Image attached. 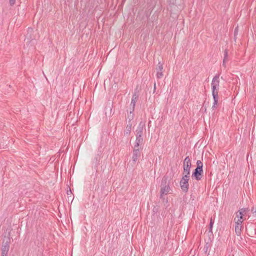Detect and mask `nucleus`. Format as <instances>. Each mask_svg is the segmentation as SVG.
Listing matches in <instances>:
<instances>
[{"instance_id":"1","label":"nucleus","mask_w":256,"mask_h":256,"mask_svg":"<svg viewBox=\"0 0 256 256\" xmlns=\"http://www.w3.org/2000/svg\"><path fill=\"white\" fill-rule=\"evenodd\" d=\"M91 179H92L93 183L92 184H90V193L89 198H88V201L87 203V204L88 206H92V208L94 210L96 208L95 206V196H94V190H96V188L94 187V184H95V178L96 176H95L92 174V176H90Z\"/></svg>"},{"instance_id":"2","label":"nucleus","mask_w":256,"mask_h":256,"mask_svg":"<svg viewBox=\"0 0 256 256\" xmlns=\"http://www.w3.org/2000/svg\"><path fill=\"white\" fill-rule=\"evenodd\" d=\"M190 166L191 160L188 156L185 158L183 162V176H190Z\"/></svg>"},{"instance_id":"3","label":"nucleus","mask_w":256,"mask_h":256,"mask_svg":"<svg viewBox=\"0 0 256 256\" xmlns=\"http://www.w3.org/2000/svg\"><path fill=\"white\" fill-rule=\"evenodd\" d=\"M190 176H183L180 182V184L182 190L184 192H187L189 188L188 180Z\"/></svg>"},{"instance_id":"4","label":"nucleus","mask_w":256,"mask_h":256,"mask_svg":"<svg viewBox=\"0 0 256 256\" xmlns=\"http://www.w3.org/2000/svg\"><path fill=\"white\" fill-rule=\"evenodd\" d=\"M203 169L196 168L192 174V178H194L196 180H200L202 179Z\"/></svg>"},{"instance_id":"5","label":"nucleus","mask_w":256,"mask_h":256,"mask_svg":"<svg viewBox=\"0 0 256 256\" xmlns=\"http://www.w3.org/2000/svg\"><path fill=\"white\" fill-rule=\"evenodd\" d=\"M160 198L162 199L163 198V196L164 194L166 195L168 194L169 193L170 190H171V188L170 186V182H168V184L166 186H160Z\"/></svg>"},{"instance_id":"6","label":"nucleus","mask_w":256,"mask_h":256,"mask_svg":"<svg viewBox=\"0 0 256 256\" xmlns=\"http://www.w3.org/2000/svg\"><path fill=\"white\" fill-rule=\"evenodd\" d=\"M156 78L158 79L162 78L163 74V64L160 62H158V66L156 68Z\"/></svg>"},{"instance_id":"7","label":"nucleus","mask_w":256,"mask_h":256,"mask_svg":"<svg viewBox=\"0 0 256 256\" xmlns=\"http://www.w3.org/2000/svg\"><path fill=\"white\" fill-rule=\"evenodd\" d=\"M220 74H216L212 78V82L211 84L212 86L216 87L219 88L220 86Z\"/></svg>"},{"instance_id":"8","label":"nucleus","mask_w":256,"mask_h":256,"mask_svg":"<svg viewBox=\"0 0 256 256\" xmlns=\"http://www.w3.org/2000/svg\"><path fill=\"white\" fill-rule=\"evenodd\" d=\"M10 233L9 232L7 236H4L3 242H2V246L10 248Z\"/></svg>"},{"instance_id":"9","label":"nucleus","mask_w":256,"mask_h":256,"mask_svg":"<svg viewBox=\"0 0 256 256\" xmlns=\"http://www.w3.org/2000/svg\"><path fill=\"white\" fill-rule=\"evenodd\" d=\"M138 96L136 94V92H134L132 95V102L130 103V106L132 108L131 110H132V111H134V108L136 106V104L138 100Z\"/></svg>"},{"instance_id":"10","label":"nucleus","mask_w":256,"mask_h":256,"mask_svg":"<svg viewBox=\"0 0 256 256\" xmlns=\"http://www.w3.org/2000/svg\"><path fill=\"white\" fill-rule=\"evenodd\" d=\"M140 156V152L139 150V148H134V150H133L132 157V161L134 162H136V160H138Z\"/></svg>"},{"instance_id":"11","label":"nucleus","mask_w":256,"mask_h":256,"mask_svg":"<svg viewBox=\"0 0 256 256\" xmlns=\"http://www.w3.org/2000/svg\"><path fill=\"white\" fill-rule=\"evenodd\" d=\"M132 120H134V111H132V110H130V112H128L127 117L126 118V122Z\"/></svg>"},{"instance_id":"12","label":"nucleus","mask_w":256,"mask_h":256,"mask_svg":"<svg viewBox=\"0 0 256 256\" xmlns=\"http://www.w3.org/2000/svg\"><path fill=\"white\" fill-rule=\"evenodd\" d=\"M143 142V138H136L134 148H138L139 146Z\"/></svg>"},{"instance_id":"13","label":"nucleus","mask_w":256,"mask_h":256,"mask_svg":"<svg viewBox=\"0 0 256 256\" xmlns=\"http://www.w3.org/2000/svg\"><path fill=\"white\" fill-rule=\"evenodd\" d=\"M242 225L235 226V232L237 236H240L242 232Z\"/></svg>"},{"instance_id":"14","label":"nucleus","mask_w":256,"mask_h":256,"mask_svg":"<svg viewBox=\"0 0 256 256\" xmlns=\"http://www.w3.org/2000/svg\"><path fill=\"white\" fill-rule=\"evenodd\" d=\"M212 97H215L216 96H218V90L219 88H217L216 87H214V86H212Z\"/></svg>"},{"instance_id":"15","label":"nucleus","mask_w":256,"mask_h":256,"mask_svg":"<svg viewBox=\"0 0 256 256\" xmlns=\"http://www.w3.org/2000/svg\"><path fill=\"white\" fill-rule=\"evenodd\" d=\"M240 212V216L242 217V215H246V213L249 211V209L248 208H242L238 210Z\"/></svg>"},{"instance_id":"16","label":"nucleus","mask_w":256,"mask_h":256,"mask_svg":"<svg viewBox=\"0 0 256 256\" xmlns=\"http://www.w3.org/2000/svg\"><path fill=\"white\" fill-rule=\"evenodd\" d=\"M214 99V102L212 106V109L214 110V108H216L218 104V96H215L213 97Z\"/></svg>"},{"instance_id":"17","label":"nucleus","mask_w":256,"mask_h":256,"mask_svg":"<svg viewBox=\"0 0 256 256\" xmlns=\"http://www.w3.org/2000/svg\"><path fill=\"white\" fill-rule=\"evenodd\" d=\"M168 176L166 175L163 176L162 180L161 186H166L168 184L167 181L168 180Z\"/></svg>"},{"instance_id":"18","label":"nucleus","mask_w":256,"mask_h":256,"mask_svg":"<svg viewBox=\"0 0 256 256\" xmlns=\"http://www.w3.org/2000/svg\"><path fill=\"white\" fill-rule=\"evenodd\" d=\"M10 248L2 246V254L8 255Z\"/></svg>"},{"instance_id":"19","label":"nucleus","mask_w":256,"mask_h":256,"mask_svg":"<svg viewBox=\"0 0 256 256\" xmlns=\"http://www.w3.org/2000/svg\"><path fill=\"white\" fill-rule=\"evenodd\" d=\"M214 224V220L212 218H210V224H209V230H208V233H210V234H212V226H213V224Z\"/></svg>"},{"instance_id":"20","label":"nucleus","mask_w":256,"mask_h":256,"mask_svg":"<svg viewBox=\"0 0 256 256\" xmlns=\"http://www.w3.org/2000/svg\"><path fill=\"white\" fill-rule=\"evenodd\" d=\"M126 128H132V127H134L135 126L134 121H128L126 122Z\"/></svg>"},{"instance_id":"21","label":"nucleus","mask_w":256,"mask_h":256,"mask_svg":"<svg viewBox=\"0 0 256 256\" xmlns=\"http://www.w3.org/2000/svg\"><path fill=\"white\" fill-rule=\"evenodd\" d=\"M142 129H140V130H136V138H142Z\"/></svg>"},{"instance_id":"22","label":"nucleus","mask_w":256,"mask_h":256,"mask_svg":"<svg viewBox=\"0 0 256 256\" xmlns=\"http://www.w3.org/2000/svg\"><path fill=\"white\" fill-rule=\"evenodd\" d=\"M244 220H241V218H238L236 220V218H234V222L236 223V225H242Z\"/></svg>"},{"instance_id":"23","label":"nucleus","mask_w":256,"mask_h":256,"mask_svg":"<svg viewBox=\"0 0 256 256\" xmlns=\"http://www.w3.org/2000/svg\"><path fill=\"white\" fill-rule=\"evenodd\" d=\"M196 165H197L196 168H198L199 167V168L202 169L203 164L201 162V160H197V162H196Z\"/></svg>"},{"instance_id":"24","label":"nucleus","mask_w":256,"mask_h":256,"mask_svg":"<svg viewBox=\"0 0 256 256\" xmlns=\"http://www.w3.org/2000/svg\"><path fill=\"white\" fill-rule=\"evenodd\" d=\"M251 212L253 216L256 218V206H255L252 207L251 209Z\"/></svg>"},{"instance_id":"25","label":"nucleus","mask_w":256,"mask_h":256,"mask_svg":"<svg viewBox=\"0 0 256 256\" xmlns=\"http://www.w3.org/2000/svg\"><path fill=\"white\" fill-rule=\"evenodd\" d=\"M228 50L227 49H226L224 51V60H228Z\"/></svg>"},{"instance_id":"26","label":"nucleus","mask_w":256,"mask_h":256,"mask_svg":"<svg viewBox=\"0 0 256 256\" xmlns=\"http://www.w3.org/2000/svg\"><path fill=\"white\" fill-rule=\"evenodd\" d=\"M238 26H236L234 30V38L236 39V36L238 35Z\"/></svg>"},{"instance_id":"27","label":"nucleus","mask_w":256,"mask_h":256,"mask_svg":"<svg viewBox=\"0 0 256 256\" xmlns=\"http://www.w3.org/2000/svg\"><path fill=\"white\" fill-rule=\"evenodd\" d=\"M236 216L238 218H241V220H243L244 215H242L241 217L240 214V212L238 210L236 212Z\"/></svg>"},{"instance_id":"28","label":"nucleus","mask_w":256,"mask_h":256,"mask_svg":"<svg viewBox=\"0 0 256 256\" xmlns=\"http://www.w3.org/2000/svg\"><path fill=\"white\" fill-rule=\"evenodd\" d=\"M169 4L175 5L176 4V0H169Z\"/></svg>"},{"instance_id":"29","label":"nucleus","mask_w":256,"mask_h":256,"mask_svg":"<svg viewBox=\"0 0 256 256\" xmlns=\"http://www.w3.org/2000/svg\"><path fill=\"white\" fill-rule=\"evenodd\" d=\"M10 6H13L16 2V0H9Z\"/></svg>"},{"instance_id":"30","label":"nucleus","mask_w":256,"mask_h":256,"mask_svg":"<svg viewBox=\"0 0 256 256\" xmlns=\"http://www.w3.org/2000/svg\"><path fill=\"white\" fill-rule=\"evenodd\" d=\"M228 62V60H223V62H222V66H224V68L226 67V62Z\"/></svg>"},{"instance_id":"31","label":"nucleus","mask_w":256,"mask_h":256,"mask_svg":"<svg viewBox=\"0 0 256 256\" xmlns=\"http://www.w3.org/2000/svg\"><path fill=\"white\" fill-rule=\"evenodd\" d=\"M72 194V192H71L70 189V190H69V191L68 190V191L67 192V194H68V195H69V194Z\"/></svg>"},{"instance_id":"32","label":"nucleus","mask_w":256,"mask_h":256,"mask_svg":"<svg viewBox=\"0 0 256 256\" xmlns=\"http://www.w3.org/2000/svg\"><path fill=\"white\" fill-rule=\"evenodd\" d=\"M1 256H7V255H4V254H1Z\"/></svg>"},{"instance_id":"33","label":"nucleus","mask_w":256,"mask_h":256,"mask_svg":"<svg viewBox=\"0 0 256 256\" xmlns=\"http://www.w3.org/2000/svg\"><path fill=\"white\" fill-rule=\"evenodd\" d=\"M254 132V130H252V134H253Z\"/></svg>"}]
</instances>
